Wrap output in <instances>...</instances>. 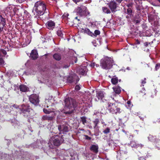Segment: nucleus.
<instances>
[{
	"label": "nucleus",
	"instance_id": "nucleus-47",
	"mask_svg": "<svg viewBox=\"0 0 160 160\" xmlns=\"http://www.w3.org/2000/svg\"><path fill=\"white\" fill-rule=\"evenodd\" d=\"M140 42L139 41V40L137 39L136 40V41H135V44H140Z\"/></svg>",
	"mask_w": 160,
	"mask_h": 160
},
{
	"label": "nucleus",
	"instance_id": "nucleus-43",
	"mask_svg": "<svg viewBox=\"0 0 160 160\" xmlns=\"http://www.w3.org/2000/svg\"><path fill=\"white\" fill-rule=\"evenodd\" d=\"M4 63V61L3 59L2 58H0V65H2Z\"/></svg>",
	"mask_w": 160,
	"mask_h": 160
},
{
	"label": "nucleus",
	"instance_id": "nucleus-16",
	"mask_svg": "<svg viewBox=\"0 0 160 160\" xmlns=\"http://www.w3.org/2000/svg\"><path fill=\"white\" fill-rule=\"evenodd\" d=\"M87 67L85 66H82L80 67L78 70V73L82 75H84L86 74Z\"/></svg>",
	"mask_w": 160,
	"mask_h": 160
},
{
	"label": "nucleus",
	"instance_id": "nucleus-45",
	"mask_svg": "<svg viewBox=\"0 0 160 160\" xmlns=\"http://www.w3.org/2000/svg\"><path fill=\"white\" fill-rule=\"evenodd\" d=\"M72 1L74 2L76 4H77V2H82L83 1V0H72Z\"/></svg>",
	"mask_w": 160,
	"mask_h": 160
},
{
	"label": "nucleus",
	"instance_id": "nucleus-12",
	"mask_svg": "<svg viewBox=\"0 0 160 160\" xmlns=\"http://www.w3.org/2000/svg\"><path fill=\"white\" fill-rule=\"evenodd\" d=\"M80 32L84 34H87L91 37H93L94 33L91 32L89 29L88 28H82Z\"/></svg>",
	"mask_w": 160,
	"mask_h": 160
},
{
	"label": "nucleus",
	"instance_id": "nucleus-44",
	"mask_svg": "<svg viewBox=\"0 0 160 160\" xmlns=\"http://www.w3.org/2000/svg\"><path fill=\"white\" fill-rule=\"evenodd\" d=\"M80 89V88L79 87V86L78 85H77L75 86V89L77 91H78V90H79Z\"/></svg>",
	"mask_w": 160,
	"mask_h": 160
},
{
	"label": "nucleus",
	"instance_id": "nucleus-11",
	"mask_svg": "<svg viewBox=\"0 0 160 160\" xmlns=\"http://www.w3.org/2000/svg\"><path fill=\"white\" fill-rule=\"evenodd\" d=\"M79 79L77 75H70L68 78V81L70 83L74 82L76 84L79 81Z\"/></svg>",
	"mask_w": 160,
	"mask_h": 160
},
{
	"label": "nucleus",
	"instance_id": "nucleus-51",
	"mask_svg": "<svg viewBox=\"0 0 160 160\" xmlns=\"http://www.w3.org/2000/svg\"><path fill=\"white\" fill-rule=\"evenodd\" d=\"M26 0H18V1L19 3H22L23 2H24Z\"/></svg>",
	"mask_w": 160,
	"mask_h": 160
},
{
	"label": "nucleus",
	"instance_id": "nucleus-53",
	"mask_svg": "<svg viewBox=\"0 0 160 160\" xmlns=\"http://www.w3.org/2000/svg\"><path fill=\"white\" fill-rule=\"evenodd\" d=\"M68 67H69V66L68 65H65L63 66V68H68Z\"/></svg>",
	"mask_w": 160,
	"mask_h": 160
},
{
	"label": "nucleus",
	"instance_id": "nucleus-57",
	"mask_svg": "<svg viewBox=\"0 0 160 160\" xmlns=\"http://www.w3.org/2000/svg\"><path fill=\"white\" fill-rule=\"evenodd\" d=\"M152 136H151V135H150V136H149L148 137V139H150V138H152Z\"/></svg>",
	"mask_w": 160,
	"mask_h": 160
},
{
	"label": "nucleus",
	"instance_id": "nucleus-17",
	"mask_svg": "<svg viewBox=\"0 0 160 160\" xmlns=\"http://www.w3.org/2000/svg\"><path fill=\"white\" fill-rule=\"evenodd\" d=\"M96 96L98 100H102V102H104L102 100L103 98L104 97L103 92L102 91H98L96 92Z\"/></svg>",
	"mask_w": 160,
	"mask_h": 160
},
{
	"label": "nucleus",
	"instance_id": "nucleus-30",
	"mask_svg": "<svg viewBox=\"0 0 160 160\" xmlns=\"http://www.w3.org/2000/svg\"><path fill=\"white\" fill-rule=\"evenodd\" d=\"M43 112H44V113H45L46 114H50L52 112H54V111H49V110H48L47 109H45V108L43 109Z\"/></svg>",
	"mask_w": 160,
	"mask_h": 160
},
{
	"label": "nucleus",
	"instance_id": "nucleus-54",
	"mask_svg": "<svg viewBox=\"0 0 160 160\" xmlns=\"http://www.w3.org/2000/svg\"><path fill=\"white\" fill-rule=\"evenodd\" d=\"M145 67L146 68H148L149 67V66L147 64H144Z\"/></svg>",
	"mask_w": 160,
	"mask_h": 160
},
{
	"label": "nucleus",
	"instance_id": "nucleus-13",
	"mask_svg": "<svg viewBox=\"0 0 160 160\" xmlns=\"http://www.w3.org/2000/svg\"><path fill=\"white\" fill-rule=\"evenodd\" d=\"M46 24L47 27L49 30H53L55 26V22L52 20H49L48 21Z\"/></svg>",
	"mask_w": 160,
	"mask_h": 160
},
{
	"label": "nucleus",
	"instance_id": "nucleus-23",
	"mask_svg": "<svg viewBox=\"0 0 160 160\" xmlns=\"http://www.w3.org/2000/svg\"><path fill=\"white\" fill-rule=\"evenodd\" d=\"M53 58L56 60L59 61L61 59V55L58 53H56L53 56Z\"/></svg>",
	"mask_w": 160,
	"mask_h": 160
},
{
	"label": "nucleus",
	"instance_id": "nucleus-52",
	"mask_svg": "<svg viewBox=\"0 0 160 160\" xmlns=\"http://www.w3.org/2000/svg\"><path fill=\"white\" fill-rule=\"evenodd\" d=\"M134 132L135 134H138V130H135L134 131Z\"/></svg>",
	"mask_w": 160,
	"mask_h": 160
},
{
	"label": "nucleus",
	"instance_id": "nucleus-49",
	"mask_svg": "<svg viewBox=\"0 0 160 160\" xmlns=\"http://www.w3.org/2000/svg\"><path fill=\"white\" fill-rule=\"evenodd\" d=\"M126 6L128 8H129V7H132V3H129V4L127 5Z\"/></svg>",
	"mask_w": 160,
	"mask_h": 160
},
{
	"label": "nucleus",
	"instance_id": "nucleus-19",
	"mask_svg": "<svg viewBox=\"0 0 160 160\" xmlns=\"http://www.w3.org/2000/svg\"><path fill=\"white\" fill-rule=\"evenodd\" d=\"M19 88L20 91L23 92H26L28 91L29 88L26 85L21 84L19 87Z\"/></svg>",
	"mask_w": 160,
	"mask_h": 160
},
{
	"label": "nucleus",
	"instance_id": "nucleus-25",
	"mask_svg": "<svg viewBox=\"0 0 160 160\" xmlns=\"http://www.w3.org/2000/svg\"><path fill=\"white\" fill-rule=\"evenodd\" d=\"M118 77L114 76L111 79V82L112 84L116 85L118 82Z\"/></svg>",
	"mask_w": 160,
	"mask_h": 160
},
{
	"label": "nucleus",
	"instance_id": "nucleus-42",
	"mask_svg": "<svg viewBox=\"0 0 160 160\" xmlns=\"http://www.w3.org/2000/svg\"><path fill=\"white\" fill-rule=\"evenodd\" d=\"M123 0H115V2L117 3V5L119 6Z\"/></svg>",
	"mask_w": 160,
	"mask_h": 160
},
{
	"label": "nucleus",
	"instance_id": "nucleus-60",
	"mask_svg": "<svg viewBox=\"0 0 160 160\" xmlns=\"http://www.w3.org/2000/svg\"><path fill=\"white\" fill-rule=\"evenodd\" d=\"M118 81H119V82H120L121 81V79H119V80Z\"/></svg>",
	"mask_w": 160,
	"mask_h": 160
},
{
	"label": "nucleus",
	"instance_id": "nucleus-41",
	"mask_svg": "<svg viewBox=\"0 0 160 160\" xmlns=\"http://www.w3.org/2000/svg\"><path fill=\"white\" fill-rule=\"evenodd\" d=\"M84 136L85 137V139L87 140H89L91 139V138L90 137H89L87 135H84Z\"/></svg>",
	"mask_w": 160,
	"mask_h": 160
},
{
	"label": "nucleus",
	"instance_id": "nucleus-7",
	"mask_svg": "<svg viewBox=\"0 0 160 160\" xmlns=\"http://www.w3.org/2000/svg\"><path fill=\"white\" fill-rule=\"evenodd\" d=\"M88 11L87 8L84 6L81 5L77 9V12L81 16H85L87 15V12Z\"/></svg>",
	"mask_w": 160,
	"mask_h": 160
},
{
	"label": "nucleus",
	"instance_id": "nucleus-22",
	"mask_svg": "<svg viewBox=\"0 0 160 160\" xmlns=\"http://www.w3.org/2000/svg\"><path fill=\"white\" fill-rule=\"evenodd\" d=\"M114 92L116 94H119L121 92V88L119 86H116L112 88Z\"/></svg>",
	"mask_w": 160,
	"mask_h": 160
},
{
	"label": "nucleus",
	"instance_id": "nucleus-39",
	"mask_svg": "<svg viewBox=\"0 0 160 160\" xmlns=\"http://www.w3.org/2000/svg\"><path fill=\"white\" fill-rule=\"evenodd\" d=\"M127 103L128 104V106L129 108H131L133 106L132 104H131V102L130 100L128 101L127 102Z\"/></svg>",
	"mask_w": 160,
	"mask_h": 160
},
{
	"label": "nucleus",
	"instance_id": "nucleus-36",
	"mask_svg": "<svg viewBox=\"0 0 160 160\" xmlns=\"http://www.w3.org/2000/svg\"><path fill=\"white\" fill-rule=\"evenodd\" d=\"M77 21H78V22L77 23V25H78V24H80V19H78V17H76L75 18H74V21L75 22H77Z\"/></svg>",
	"mask_w": 160,
	"mask_h": 160
},
{
	"label": "nucleus",
	"instance_id": "nucleus-2",
	"mask_svg": "<svg viewBox=\"0 0 160 160\" xmlns=\"http://www.w3.org/2000/svg\"><path fill=\"white\" fill-rule=\"evenodd\" d=\"M64 141L63 135L59 134V133L52 136L50 139V142L53 143L54 146L57 147L59 146L63 143Z\"/></svg>",
	"mask_w": 160,
	"mask_h": 160
},
{
	"label": "nucleus",
	"instance_id": "nucleus-3",
	"mask_svg": "<svg viewBox=\"0 0 160 160\" xmlns=\"http://www.w3.org/2000/svg\"><path fill=\"white\" fill-rule=\"evenodd\" d=\"M108 109L110 112L116 115H119L123 113L124 111L116 106L115 103L108 102Z\"/></svg>",
	"mask_w": 160,
	"mask_h": 160
},
{
	"label": "nucleus",
	"instance_id": "nucleus-40",
	"mask_svg": "<svg viewBox=\"0 0 160 160\" xmlns=\"http://www.w3.org/2000/svg\"><path fill=\"white\" fill-rule=\"evenodd\" d=\"M146 78H144V80H142L141 82V84L142 86H143L144 84H145L146 82Z\"/></svg>",
	"mask_w": 160,
	"mask_h": 160
},
{
	"label": "nucleus",
	"instance_id": "nucleus-50",
	"mask_svg": "<svg viewBox=\"0 0 160 160\" xmlns=\"http://www.w3.org/2000/svg\"><path fill=\"white\" fill-rule=\"evenodd\" d=\"M138 160H145V159L143 157H140L139 158Z\"/></svg>",
	"mask_w": 160,
	"mask_h": 160
},
{
	"label": "nucleus",
	"instance_id": "nucleus-32",
	"mask_svg": "<svg viewBox=\"0 0 160 160\" xmlns=\"http://www.w3.org/2000/svg\"><path fill=\"white\" fill-rule=\"evenodd\" d=\"M110 132V129L109 128H106L103 132L105 134H107Z\"/></svg>",
	"mask_w": 160,
	"mask_h": 160
},
{
	"label": "nucleus",
	"instance_id": "nucleus-6",
	"mask_svg": "<svg viewBox=\"0 0 160 160\" xmlns=\"http://www.w3.org/2000/svg\"><path fill=\"white\" fill-rule=\"evenodd\" d=\"M65 102L66 107L70 109L72 108L76 109L78 104L75 99L70 98H66Z\"/></svg>",
	"mask_w": 160,
	"mask_h": 160
},
{
	"label": "nucleus",
	"instance_id": "nucleus-48",
	"mask_svg": "<svg viewBox=\"0 0 160 160\" xmlns=\"http://www.w3.org/2000/svg\"><path fill=\"white\" fill-rule=\"evenodd\" d=\"M149 43L148 42H146L144 43V45L145 46L147 47Z\"/></svg>",
	"mask_w": 160,
	"mask_h": 160
},
{
	"label": "nucleus",
	"instance_id": "nucleus-35",
	"mask_svg": "<svg viewBox=\"0 0 160 160\" xmlns=\"http://www.w3.org/2000/svg\"><path fill=\"white\" fill-rule=\"evenodd\" d=\"M57 35L60 36V37H62L63 35V34L62 33V31L61 30H58L57 31Z\"/></svg>",
	"mask_w": 160,
	"mask_h": 160
},
{
	"label": "nucleus",
	"instance_id": "nucleus-34",
	"mask_svg": "<svg viewBox=\"0 0 160 160\" xmlns=\"http://www.w3.org/2000/svg\"><path fill=\"white\" fill-rule=\"evenodd\" d=\"M2 54L3 55L5 56L7 54V52L6 50L4 49H2L0 50V56L1 55V54Z\"/></svg>",
	"mask_w": 160,
	"mask_h": 160
},
{
	"label": "nucleus",
	"instance_id": "nucleus-18",
	"mask_svg": "<svg viewBox=\"0 0 160 160\" xmlns=\"http://www.w3.org/2000/svg\"><path fill=\"white\" fill-rule=\"evenodd\" d=\"M130 146L132 147L137 148L138 147L142 148L143 147V145L141 144H137L135 141H132L130 142Z\"/></svg>",
	"mask_w": 160,
	"mask_h": 160
},
{
	"label": "nucleus",
	"instance_id": "nucleus-15",
	"mask_svg": "<svg viewBox=\"0 0 160 160\" xmlns=\"http://www.w3.org/2000/svg\"><path fill=\"white\" fill-rule=\"evenodd\" d=\"M30 58L34 60H36L38 58V54L36 50L33 49L31 51Z\"/></svg>",
	"mask_w": 160,
	"mask_h": 160
},
{
	"label": "nucleus",
	"instance_id": "nucleus-8",
	"mask_svg": "<svg viewBox=\"0 0 160 160\" xmlns=\"http://www.w3.org/2000/svg\"><path fill=\"white\" fill-rule=\"evenodd\" d=\"M30 102L35 106H37L39 104V96L36 94H32L29 97Z\"/></svg>",
	"mask_w": 160,
	"mask_h": 160
},
{
	"label": "nucleus",
	"instance_id": "nucleus-38",
	"mask_svg": "<svg viewBox=\"0 0 160 160\" xmlns=\"http://www.w3.org/2000/svg\"><path fill=\"white\" fill-rule=\"evenodd\" d=\"M134 21V23L136 24H138L140 22L141 20L140 19H135Z\"/></svg>",
	"mask_w": 160,
	"mask_h": 160
},
{
	"label": "nucleus",
	"instance_id": "nucleus-61",
	"mask_svg": "<svg viewBox=\"0 0 160 160\" xmlns=\"http://www.w3.org/2000/svg\"><path fill=\"white\" fill-rule=\"evenodd\" d=\"M159 2L160 3V0H158Z\"/></svg>",
	"mask_w": 160,
	"mask_h": 160
},
{
	"label": "nucleus",
	"instance_id": "nucleus-58",
	"mask_svg": "<svg viewBox=\"0 0 160 160\" xmlns=\"http://www.w3.org/2000/svg\"><path fill=\"white\" fill-rule=\"evenodd\" d=\"M153 43V41H152L150 42H148L149 44L150 45H151Z\"/></svg>",
	"mask_w": 160,
	"mask_h": 160
},
{
	"label": "nucleus",
	"instance_id": "nucleus-29",
	"mask_svg": "<svg viewBox=\"0 0 160 160\" xmlns=\"http://www.w3.org/2000/svg\"><path fill=\"white\" fill-rule=\"evenodd\" d=\"M138 12L139 13H141V11L142 9V7L139 5H137L136 7Z\"/></svg>",
	"mask_w": 160,
	"mask_h": 160
},
{
	"label": "nucleus",
	"instance_id": "nucleus-33",
	"mask_svg": "<svg viewBox=\"0 0 160 160\" xmlns=\"http://www.w3.org/2000/svg\"><path fill=\"white\" fill-rule=\"evenodd\" d=\"M93 36L97 37V36L99 35L100 33V31L98 30H96L94 31Z\"/></svg>",
	"mask_w": 160,
	"mask_h": 160
},
{
	"label": "nucleus",
	"instance_id": "nucleus-27",
	"mask_svg": "<svg viewBox=\"0 0 160 160\" xmlns=\"http://www.w3.org/2000/svg\"><path fill=\"white\" fill-rule=\"evenodd\" d=\"M80 119L83 124L85 125V124L87 122L86 118L84 116H82L80 117Z\"/></svg>",
	"mask_w": 160,
	"mask_h": 160
},
{
	"label": "nucleus",
	"instance_id": "nucleus-21",
	"mask_svg": "<svg viewBox=\"0 0 160 160\" xmlns=\"http://www.w3.org/2000/svg\"><path fill=\"white\" fill-rule=\"evenodd\" d=\"M98 145H92L90 148V150L93 152L97 153L98 152Z\"/></svg>",
	"mask_w": 160,
	"mask_h": 160
},
{
	"label": "nucleus",
	"instance_id": "nucleus-31",
	"mask_svg": "<svg viewBox=\"0 0 160 160\" xmlns=\"http://www.w3.org/2000/svg\"><path fill=\"white\" fill-rule=\"evenodd\" d=\"M132 13V10L130 8H128L127 10V13L131 16Z\"/></svg>",
	"mask_w": 160,
	"mask_h": 160
},
{
	"label": "nucleus",
	"instance_id": "nucleus-59",
	"mask_svg": "<svg viewBox=\"0 0 160 160\" xmlns=\"http://www.w3.org/2000/svg\"><path fill=\"white\" fill-rule=\"evenodd\" d=\"M95 65H96V67H98L99 66L98 64H95Z\"/></svg>",
	"mask_w": 160,
	"mask_h": 160
},
{
	"label": "nucleus",
	"instance_id": "nucleus-56",
	"mask_svg": "<svg viewBox=\"0 0 160 160\" xmlns=\"http://www.w3.org/2000/svg\"><path fill=\"white\" fill-rule=\"evenodd\" d=\"M49 54V53H46L45 54L44 56H47Z\"/></svg>",
	"mask_w": 160,
	"mask_h": 160
},
{
	"label": "nucleus",
	"instance_id": "nucleus-4",
	"mask_svg": "<svg viewBox=\"0 0 160 160\" xmlns=\"http://www.w3.org/2000/svg\"><path fill=\"white\" fill-rule=\"evenodd\" d=\"M34 8L37 15H42L46 10V5L43 2L41 1H38L35 3Z\"/></svg>",
	"mask_w": 160,
	"mask_h": 160
},
{
	"label": "nucleus",
	"instance_id": "nucleus-14",
	"mask_svg": "<svg viewBox=\"0 0 160 160\" xmlns=\"http://www.w3.org/2000/svg\"><path fill=\"white\" fill-rule=\"evenodd\" d=\"M6 25V19L0 15V32L3 30V27Z\"/></svg>",
	"mask_w": 160,
	"mask_h": 160
},
{
	"label": "nucleus",
	"instance_id": "nucleus-10",
	"mask_svg": "<svg viewBox=\"0 0 160 160\" xmlns=\"http://www.w3.org/2000/svg\"><path fill=\"white\" fill-rule=\"evenodd\" d=\"M107 5L112 12H115L118 6L114 0H112L107 3Z\"/></svg>",
	"mask_w": 160,
	"mask_h": 160
},
{
	"label": "nucleus",
	"instance_id": "nucleus-28",
	"mask_svg": "<svg viewBox=\"0 0 160 160\" xmlns=\"http://www.w3.org/2000/svg\"><path fill=\"white\" fill-rule=\"evenodd\" d=\"M75 109H73L69 110L68 111L65 112H64V113L65 114L70 115L74 112V111H75Z\"/></svg>",
	"mask_w": 160,
	"mask_h": 160
},
{
	"label": "nucleus",
	"instance_id": "nucleus-5",
	"mask_svg": "<svg viewBox=\"0 0 160 160\" xmlns=\"http://www.w3.org/2000/svg\"><path fill=\"white\" fill-rule=\"evenodd\" d=\"M100 66L103 69H109L112 66V60L108 57L102 59L100 61Z\"/></svg>",
	"mask_w": 160,
	"mask_h": 160
},
{
	"label": "nucleus",
	"instance_id": "nucleus-9",
	"mask_svg": "<svg viewBox=\"0 0 160 160\" xmlns=\"http://www.w3.org/2000/svg\"><path fill=\"white\" fill-rule=\"evenodd\" d=\"M58 129L59 132V134L62 135V133L65 134L69 131V128L66 124H61L58 126Z\"/></svg>",
	"mask_w": 160,
	"mask_h": 160
},
{
	"label": "nucleus",
	"instance_id": "nucleus-46",
	"mask_svg": "<svg viewBox=\"0 0 160 160\" xmlns=\"http://www.w3.org/2000/svg\"><path fill=\"white\" fill-rule=\"evenodd\" d=\"M96 63L95 62H92L90 64V66L91 67H94L95 66Z\"/></svg>",
	"mask_w": 160,
	"mask_h": 160
},
{
	"label": "nucleus",
	"instance_id": "nucleus-26",
	"mask_svg": "<svg viewBox=\"0 0 160 160\" xmlns=\"http://www.w3.org/2000/svg\"><path fill=\"white\" fill-rule=\"evenodd\" d=\"M93 122L94 125L93 126V128L95 129L97 127L99 122V120L98 118H96L95 119L94 121H93Z\"/></svg>",
	"mask_w": 160,
	"mask_h": 160
},
{
	"label": "nucleus",
	"instance_id": "nucleus-24",
	"mask_svg": "<svg viewBox=\"0 0 160 160\" xmlns=\"http://www.w3.org/2000/svg\"><path fill=\"white\" fill-rule=\"evenodd\" d=\"M102 10L103 12L107 14H110L112 12L110 9L108 8L107 7H102Z\"/></svg>",
	"mask_w": 160,
	"mask_h": 160
},
{
	"label": "nucleus",
	"instance_id": "nucleus-1",
	"mask_svg": "<svg viewBox=\"0 0 160 160\" xmlns=\"http://www.w3.org/2000/svg\"><path fill=\"white\" fill-rule=\"evenodd\" d=\"M20 112L28 119V121L30 122V119L33 118V115L32 111V109L28 104H23L19 108Z\"/></svg>",
	"mask_w": 160,
	"mask_h": 160
},
{
	"label": "nucleus",
	"instance_id": "nucleus-20",
	"mask_svg": "<svg viewBox=\"0 0 160 160\" xmlns=\"http://www.w3.org/2000/svg\"><path fill=\"white\" fill-rule=\"evenodd\" d=\"M54 116H50L48 115H43L42 118V120H47L48 121H52L54 119Z\"/></svg>",
	"mask_w": 160,
	"mask_h": 160
},
{
	"label": "nucleus",
	"instance_id": "nucleus-37",
	"mask_svg": "<svg viewBox=\"0 0 160 160\" xmlns=\"http://www.w3.org/2000/svg\"><path fill=\"white\" fill-rule=\"evenodd\" d=\"M160 68V63H158L156 65L155 69L156 71H157Z\"/></svg>",
	"mask_w": 160,
	"mask_h": 160
},
{
	"label": "nucleus",
	"instance_id": "nucleus-55",
	"mask_svg": "<svg viewBox=\"0 0 160 160\" xmlns=\"http://www.w3.org/2000/svg\"><path fill=\"white\" fill-rule=\"evenodd\" d=\"M129 15H128V16H126V18H127V19H130V16H129ZM130 17H131V16H130Z\"/></svg>",
	"mask_w": 160,
	"mask_h": 160
}]
</instances>
